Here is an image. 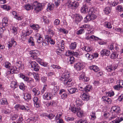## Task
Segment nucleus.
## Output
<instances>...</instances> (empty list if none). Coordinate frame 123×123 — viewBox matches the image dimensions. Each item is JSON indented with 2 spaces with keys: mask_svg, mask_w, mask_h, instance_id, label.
Instances as JSON below:
<instances>
[{
  "mask_svg": "<svg viewBox=\"0 0 123 123\" xmlns=\"http://www.w3.org/2000/svg\"><path fill=\"white\" fill-rule=\"evenodd\" d=\"M63 76L60 79V80L63 81V83L67 87H71L74 84L73 82H72V79H70V74L68 72H65Z\"/></svg>",
  "mask_w": 123,
  "mask_h": 123,
  "instance_id": "1",
  "label": "nucleus"
},
{
  "mask_svg": "<svg viewBox=\"0 0 123 123\" xmlns=\"http://www.w3.org/2000/svg\"><path fill=\"white\" fill-rule=\"evenodd\" d=\"M32 9L36 12H38L41 11L42 9L41 4L37 3V1L34 2L32 5Z\"/></svg>",
  "mask_w": 123,
  "mask_h": 123,
  "instance_id": "2",
  "label": "nucleus"
},
{
  "mask_svg": "<svg viewBox=\"0 0 123 123\" xmlns=\"http://www.w3.org/2000/svg\"><path fill=\"white\" fill-rule=\"evenodd\" d=\"M30 65L33 70L36 71H38L40 69L39 66L37 63L35 62L31 61L29 62Z\"/></svg>",
  "mask_w": 123,
  "mask_h": 123,
  "instance_id": "3",
  "label": "nucleus"
},
{
  "mask_svg": "<svg viewBox=\"0 0 123 123\" xmlns=\"http://www.w3.org/2000/svg\"><path fill=\"white\" fill-rule=\"evenodd\" d=\"M15 109L17 110H19L20 109L23 111H28L29 110V108L28 106H25L24 105H21L19 104H17L15 105Z\"/></svg>",
  "mask_w": 123,
  "mask_h": 123,
  "instance_id": "4",
  "label": "nucleus"
},
{
  "mask_svg": "<svg viewBox=\"0 0 123 123\" xmlns=\"http://www.w3.org/2000/svg\"><path fill=\"white\" fill-rule=\"evenodd\" d=\"M33 101L34 102V105L35 107L37 108L40 106L41 105L40 101L39 100L38 97H34Z\"/></svg>",
  "mask_w": 123,
  "mask_h": 123,
  "instance_id": "5",
  "label": "nucleus"
},
{
  "mask_svg": "<svg viewBox=\"0 0 123 123\" xmlns=\"http://www.w3.org/2000/svg\"><path fill=\"white\" fill-rule=\"evenodd\" d=\"M81 11L82 13H86L88 12V13L92 12L90 11V9L85 5H83L81 7Z\"/></svg>",
  "mask_w": 123,
  "mask_h": 123,
  "instance_id": "6",
  "label": "nucleus"
},
{
  "mask_svg": "<svg viewBox=\"0 0 123 123\" xmlns=\"http://www.w3.org/2000/svg\"><path fill=\"white\" fill-rule=\"evenodd\" d=\"M116 83L117 85H116V90H119L123 89V87L121 85L123 86V80H119L117 81Z\"/></svg>",
  "mask_w": 123,
  "mask_h": 123,
  "instance_id": "7",
  "label": "nucleus"
},
{
  "mask_svg": "<svg viewBox=\"0 0 123 123\" xmlns=\"http://www.w3.org/2000/svg\"><path fill=\"white\" fill-rule=\"evenodd\" d=\"M35 37L37 40V42L38 43H40L43 41V39L42 36L39 33H37L35 35Z\"/></svg>",
  "mask_w": 123,
  "mask_h": 123,
  "instance_id": "8",
  "label": "nucleus"
},
{
  "mask_svg": "<svg viewBox=\"0 0 123 123\" xmlns=\"http://www.w3.org/2000/svg\"><path fill=\"white\" fill-rule=\"evenodd\" d=\"M39 53V51L37 50H32L29 52V54L31 55V57L34 59L36 58Z\"/></svg>",
  "mask_w": 123,
  "mask_h": 123,
  "instance_id": "9",
  "label": "nucleus"
},
{
  "mask_svg": "<svg viewBox=\"0 0 123 123\" xmlns=\"http://www.w3.org/2000/svg\"><path fill=\"white\" fill-rule=\"evenodd\" d=\"M83 64L82 62H78L74 65V68L77 70H80L83 68Z\"/></svg>",
  "mask_w": 123,
  "mask_h": 123,
  "instance_id": "10",
  "label": "nucleus"
},
{
  "mask_svg": "<svg viewBox=\"0 0 123 123\" xmlns=\"http://www.w3.org/2000/svg\"><path fill=\"white\" fill-rule=\"evenodd\" d=\"M43 98L44 99L49 100L52 98V95L49 92L45 93L43 95Z\"/></svg>",
  "mask_w": 123,
  "mask_h": 123,
  "instance_id": "11",
  "label": "nucleus"
},
{
  "mask_svg": "<svg viewBox=\"0 0 123 123\" xmlns=\"http://www.w3.org/2000/svg\"><path fill=\"white\" fill-rule=\"evenodd\" d=\"M77 110V116L79 117H83L84 116L83 111L81 110L80 107H78Z\"/></svg>",
  "mask_w": 123,
  "mask_h": 123,
  "instance_id": "12",
  "label": "nucleus"
},
{
  "mask_svg": "<svg viewBox=\"0 0 123 123\" xmlns=\"http://www.w3.org/2000/svg\"><path fill=\"white\" fill-rule=\"evenodd\" d=\"M100 53L102 56L105 55L108 56L110 54V52L107 49H103L101 51Z\"/></svg>",
  "mask_w": 123,
  "mask_h": 123,
  "instance_id": "13",
  "label": "nucleus"
},
{
  "mask_svg": "<svg viewBox=\"0 0 123 123\" xmlns=\"http://www.w3.org/2000/svg\"><path fill=\"white\" fill-rule=\"evenodd\" d=\"M16 68L15 67H11L9 69V71L7 72V74H13L16 71Z\"/></svg>",
  "mask_w": 123,
  "mask_h": 123,
  "instance_id": "14",
  "label": "nucleus"
},
{
  "mask_svg": "<svg viewBox=\"0 0 123 123\" xmlns=\"http://www.w3.org/2000/svg\"><path fill=\"white\" fill-rule=\"evenodd\" d=\"M18 86V85L17 84V83L16 81H12L10 84V86L13 89L17 88Z\"/></svg>",
  "mask_w": 123,
  "mask_h": 123,
  "instance_id": "15",
  "label": "nucleus"
},
{
  "mask_svg": "<svg viewBox=\"0 0 123 123\" xmlns=\"http://www.w3.org/2000/svg\"><path fill=\"white\" fill-rule=\"evenodd\" d=\"M30 27L32 29L36 31L37 32L38 31V29L40 27L37 25H35L34 24H31L30 25Z\"/></svg>",
  "mask_w": 123,
  "mask_h": 123,
  "instance_id": "16",
  "label": "nucleus"
},
{
  "mask_svg": "<svg viewBox=\"0 0 123 123\" xmlns=\"http://www.w3.org/2000/svg\"><path fill=\"white\" fill-rule=\"evenodd\" d=\"M75 102L76 107H80L81 105L82 104L81 100L79 98L76 99Z\"/></svg>",
  "mask_w": 123,
  "mask_h": 123,
  "instance_id": "17",
  "label": "nucleus"
},
{
  "mask_svg": "<svg viewBox=\"0 0 123 123\" xmlns=\"http://www.w3.org/2000/svg\"><path fill=\"white\" fill-rule=\"evenodd\" d=\"M9 44L8 45V47H12V46L15 47L16 45V42L14 41V39L12 38L11 39V41L9 42Z\"/></svg>",
  "mask_w": 123,
  "mask_h": 123,
  "instance_id": "18",
  "label": "nucleus"
},
{
  "mask_svg": "<svg viewBox=\"0 0 123 123\" xmlns=\"http://www.w3.org/2000/svg\"><path fill=\"white\" fill-rule=\"evenodd\" d=\"M11 111V108L10 107H8L7 108H6L5 110L2 109L1 112L3 113L7 114L10 113Z\"/></svg>",
  "mask_w": 123,
  "mask_h": 123,
  "instance_id": "19",
  "label": "nucleus"
},
{
  "mask_svg": "<svg viewBox=\"0 0 123 123\" xmlns=\"http://www.w3.org/2000/svg\"><path fill=\"white\" fill-rule=\"evenodd\" d=\"M32 91L35 96H37L40 94V92L37 88H34L32 89Z\"/></svg>",
  "mask_w": 123,
  "mask_h": 123,
  "instance_id": "20",
  "label": "nucleus"
},
{
  "mask_svg": "<svg viewBox=\"0 0 123 123\" xmlns=\"http://www.w3.org/2000/svg\"><path fill=\"white\" fill-rule=\"evenodd\" d=\"M81 97L84 100L87 101L89 99V96L86 94L83 93L81 96Z\"/></svg>",
  "mask_w": 123,
  "mask_h": 123,
  "instance_id": "21",
  "label": "nucleus"
},
{
  "mask_svg": "<svg viewBox=\"0 0 123 123\" xmlns=\"http://www.w3.org/2000/svg\"><path fill=\"white\" fill-rule=\"evenodd\" d=\"M119 115V117H117V118L116 120V123H119L120 122L123 120V113L120 115Z\"/></svg>",
  "mask_w": 123,
  "mask_h": 123,
  "instance_id": "22",
  "label": "nucleus"
},
{
  "mask_svg": "<svg viewBox=\"0 0 123 123\" xmlns=\"http://www.w3.org/2000/svg\"><path fill=\"white\" fill-rule=\"evenodd\" d=\"M77 90V89L75 87H72L68 89V91L70 94H72L75 93V92H76Z\"/></svg>",
  "mask_w": 123,
  "mask_h": 123,
  "instance_id": "23",
  "label": "nucleus"
},
{
  "mask_svg": "<svg viewBox=\"0 0 123 123\" xmlns=\"http://www.w3.org/2000/svg\"><path fill=\"white\" fill-rule=\"evenodd\" d=\"M90 68L91 70H93L95 72H97L98 71L99 69V68L96 65H92L90 66Z\"/></svg>",
  "mask_w": 123,
  "mask_h": 123,
  "instance_id": "24",
  "label": "nucleus"
},
{
  "mask_svg": "<svg viewBox=\"0 0 123 123\" xmlns=\"http://www.w3.org/2000/svg\"><path fill=\"white\" fill-rule=\"evenodd\" d=\"M8 19L6 17H4L2 20L3 26H7L8 24Z\"/></svg>",
  "mask_w": 123,
  "mask_h": 123,
  "instance_id": "25",
  "label": "nucleus"
},
{
  "mask_svg": "<svg viewBox=\"0 0 123 123\" xmlns=\"http://www.w3.org/2000/svg\"><path fill=\"white\" fill-rule=\"evenodd\" d=\"M78 108L76 106V107H75V105H73L70 106L69 108V110L72 112L75 113L77 112Z\"/></svg>",
  "mask_w": 123,
  "mask_h": 123,
  "instance_id": "26",
  "label": "nucleus"
},
{
  "mask_svg": "<svg viewBox=\"0 0 123 123\" xmlns=\"http://www.w3.org/2000/svg\"><path fill=\"white\" fill-rule=\"evenodd\" d=\"M28 42L30 45L31 46H34L35 45V43L33 38L31 37L28 40Z\"/></svg>",
  "mask_w": 123,
  "mask_h": 123,
  "instance_id": "27",
  "label": "nucleus"
},
{
  "mask_svg": "<svg viewBox=\"0 0 123 123\" xmlns=\"http://www.w3.org/2000/svg\"><path fill=\"white\" fill-rule=\"evenodd\" d=\"M18 28L17 27L13 26L11 30V31L14 35H16L18 32Z\"/></svg>",
  "mask_w": 123,
  "mask_h": 123,
  "instance_id": "28",
  "label": "nucleus"
},
{
  "mask_svg": "<svg viewBox=\"0 0 123 123\" xmlns=\"http://www.w3.org/2000/svg\"><path fill=\"white\" fill-rule=\"evenodd\" d=\"M76 44L75 42L71 43L69 46L70 49L72 50L75 49L76 47Z\"/></svg>",
  "mask_w": 123,
  "mask_h": 123,
  "instance_id": "29",
  "label": "nucleus"
},
{
  "mask_svg": "<svg viewBox=\"0 0 123 123\" xmlns=\"http://www.w3.org/2000/svg\"><path fill=\"white\" fill-rule=\"evenodd\" d=\"M59 89V87L58 86H54L52 90V93L55 95V93H56L57 92Z\"/></svg>",
  "mask_w": 123,
  "mask_h": 123,
  "instance_id": "30",
  "label": "nucleus"
},
{
  "mask_svg": "<svg viewBox=\"0 0 123 123\" xmlns=\"http://www.w3.org/2000/svg\"><path fill=\"white\" fill-rule=\"evenodd\" d=\"M32 32V30H28L25 33L21 36V37L23 36L25 37L26 36H29V35L31 34Z\"/></svg>",
  "mask_w": 123,
  "mask_h": 123,
  "instance_id": "31",
  "label": "nucleus"
},
{
  "mask_svg": "<svg viewBox=\"0 0 123 123\" xmlns=\"http://www.w3.org/2000/svg\"><path fill=\"white\" fill-rule=\"evenodd\" d=\"M21 63V61H18L16 62L15 64L19 68L23 69L24 68V67Z\"/></svg>",
  "mask_w": 123,
  "mask_h": 123,
  "instance_id": "32",
  "label": "nucleus"
},
{
  "mask_svg": "<svg viewBox=\"0 0 123 123\" xmlns=\"http://www.w3.org/2000/svg\"><path fill=\"white\" fill-rule=\"evenodd\" d=\"M55 119L57 123H64L63 120L61 118H59L57 116L55 117Z\"/></svg>",
  "mask_w": 123,
  "mask_h": 123,
  "instance_id": "33",
  "label": "nucleus"
},
{
  "mask_svg": "<svg viewBox=\"0 0 123 123\" xmlns=\"http://www.w3.org/2000/svg\"><path fill=\"white\" fill-rule=\"evenodd\" d=\"M92 86L90 85H88L86 86L84 88V91L86 92H89L91 89Z\"/></svg>",
  "mask_w": 123,
  "mask_h": 123,
  "instance_id": "34",
  "label": "nucleus"
},
{
  "mask_svg": "<svg viewBox=\"0 0 123 123\" xmlns=\"http://www.w3.org/2000/svg\"><path fill=\"white\" fill-rule=\"evenodd\" d=\"M46 106H53L54 105L55 102L54 100H51L50 102H45Z\"/></svg>",
  "mask_w": 123,
  "mask_h": 123,
  "instance_id": "35",
  "label": "nucleus"
},
{
  "mask_svg": "<svg viewBox=\"0 0 123 123\" xmlns=\"http://www.w3.org/2000/svg\"><path fill=\"white\" fill-rule=\"evenodd\" d=\"M83 50H85V51L87 52H89L92 50L91 48L88 46H84V47L82 48Z\"/></svg>",
  "mask_w": 123,
  "mask_h": 123,
  "instance_id": "36",
  "label": "nucleus"
},
{
  "mask_svg": "<svg viewBox=\"0 0 123 123\" xmlns=\"http://www.w3.org/2000/svg\"><path fill=\"white\" fill-rule=\"evenodd\" d=\"M111 11V9L110 7H107L105 8L104 12L106 14H108L110 13Z\"/></svg>",
  "mask_w": 123,
  "mask_h": 123,
  "instance_id": "37",
  "label": "nucleus"
},
{
  "mask_svg": "<svg viewBox=\"0 0 123 123\" xmlns=\"http://www.w3.org/2000/svg\"><path fill=\"white\" fill-rule=\"evenodd\" d=\"M24 98L28 101L31 99V95L28 94H25L24 96Z\"/></svg>",
  "mask_w": 123,
  "mask_h": 123,
  "instance_id": "38",
  "label": "nucleus"
},
{
  "mask_svg": "<svg viewBox=\"0 0 123 123\" xmlns=\"http://www.w3.org/2000/svg\"><path fill=\"white\" fill-rule=\"evenodd\" d=\"M85 55L86 57L89 60H92L94 58L93 55H90L89 53H87Z\"/></svg>",
  "mask_w": 123,
  "mask_h": 123,
  "instance_id": "39",
  "label": "nucleus"
},
{
  "mask_svg": "<svg viewBox=\"0 0 123 123\" xmlns=\"http://www.w3.org/2000/svg\"><path fill=\"white\" fill-rule=\"evenodd\" d=\"M80 28H88L90 29L91 28V26L89 24H84L82 25L80 27Z\"/></svg>",
  "mask_w": 123,
  "mask_h": 123,
  "instance_id": "40",
  "label": "nucleus"
},
{
  "mask_svg": "<svg viewBox=\"0 0 123 123\" xmlns=\"http://www.w3.org/2000/svg\"><path fill=\"white\" fill-rule=\"evenodd\" d=\"M4 65L7 68L9 69L12 67L11 63L8 62H5Z\"/></svg>",
  "mask_w": 123,
  "mask_h": 123,
  "instance_id": "41",
  "label": "nucleus"
},
{
  "mask_svg": "<svg viewBox=\"0 0 123 123\" xmlns=\"http://www.w3.org/2000/svg\"><path fill=\"white\" fill-rule=\"evenodd\" d=\"M106 69L108 71L111 72L113 70H114L115 68H113L111 66H108L106 67Z\"/></svg>",
  "mask_w": 123,
  "mask_h": 123,
  "instance_id": "42",
  "label": "nucleus"
},
{
  "mask_svg": "<svg viewBox=\"0 0 123 123\" xmlns=\"http://www.w3.org/2000/svg\"><path fill=\"white\" fill-rule=\"evenodd\" d=\"M24 8L25 9L27 10H29L31 9H32V6L29 4H26Z\"/></svg>",
  "mask_w": 123,
  "mask_h": 123,
  "instance_id": "43",
  "label": "nucleus"
},
{
  "mask_svg": "<svg viewBox=\"0 0 123 123\" xmlns=\"http://www.w3.org/2000/svg\"><path fill=\"white\" fill-rule=\"evenodd\" d=\"M121 112V110L120 107L118 106H116V114H120Z\"/></svg>",
  "mask_w": 123,
  "mask_h": 123,
  "instance_id": "44",
  "label": "nucleus"
},
{
  "mask_svg": "<svg viewBox=\"0 0 123 123\" xmlns=\"http://www.w3.org/2000/svg\"><path fill=\"white\" fill-rule=\"evenodd\" d=\"M34 76V78L35 80L37 81H39V74L37 73H34L33 74Z\"/></svg>",
  "mask_w": 123,
  "mask_h": 123,
  "instance_id": "45",
  "label": "nucleus"
},
{
  "mask_svg": "<svg viewBox=\"0 0 123 123\" xmlns=\"http://www.w3.org/2000/svg\"><path fill=\"white\" fill-rule=\"evenodd\" d=\"M90 116L91 117V119L92 120H94L96 118V116L95 112H92Z\"/></svg>",
  "mask_w": 123,
  "mask_h": 123,
  "instance_id": "46",
  "label": "nucleus"
},
{
  "mask_svg": "<svg viewBox=\"0 0 123 123\" xmlns=\"http://www.w3.org/2000/svg\"><path fill=\"white\" fill-rule=\"evenodd\" d=\"M106 95L110 97H111L113 96L114 94V92L112 91H111L109 92H106Z\"/></svg>",
  "mask_w": 123,
  "mask_h": 123,
  "instance_id": "47",
  "label": "nucleus"
},
{
  "mask_svg": "<svg viewBox=\"0 0 123 123\" xmlns=\"http://www.w3.org/2000/svg\"><path fill=\"white\" fill-rule=\"evenodd\" d=\"M63 50H61V49H58L56 51V52L58 55H61L63 52Z\"/></svg>",
  "mask_w": 123,
  "mask_h": 123,
  "instance_id": "48",
  "label": "nucleus"
},
{
  "mask_svg": "<svg viewBox=\"0 0 123 123\" xmlns=\"http://www.w3.org/2000/svg\"><path fill=\"white\" fill-rule=\"evenodd\" d=\"M80 29L77 31L76 33L77 35H79L83 33H84L85 32V31L84 29L82 28H81Z\"/></svg>",
  "mask_w": 123,
  "mask_h": 123,
  "instance_id": "49",
  "label": "nucleus"
},
{
  "mask_svg": "<svg viewBox=\"0 0 123 123\" xmlns=\"http://www.w3.org/2000/svg\"><path fill=\"white\" fill-rule=\"evenodd\" d=\"M75 123H87V122L86 120L81 119L78 120H76Z\"/></svg>",
  "mask_w": 123,
  "mask_h": 123,
  "instance_id": "50",
  "label": "nucleus"
},
{
  "mask_svg": "<svg viewBox=\"0 0 123 123\" xmlns=\"http://www.w3.org/2000/svg\"><path fill=\"white\" fill-rule=\"evenodd\" d=\"M105 27L110 29L112 28V26L110 23L109 22H106L105 23Z\"/></svg>",
  "mask_w": 123,
  "mask_h": 123,
  "instance_id": "51",
  "label": "nucleus"
},
{
  "mask_svg": "<svg viewBox=\"0 0 123 123\" xmlns=\"http://www.w3.org/2000/svg\"><path fill=\"white\" fill-rule=\"evenodd\" d=\"M1 104L3 105L7 104V102L6 99L5 98H2L1 100Z\"/></svg>",
  "mask_w": 123,
  "mask_h": 123,
  "instance_id": "52",
  "label": "nucleus"
},
{
  "mask_svg": "<svg viewBox=\"0 0 123 123\" xmlns=\"http://www.w3.org/2000/svg\"><path fill=\"white\" fill-rule=\"evenodd\" d=\"M74 1H70L68 4V6L69 8H72V7L73 6Z\"/></svg>",
  "mask_w": 123,
  "mask_h": 123,
  "instance_id": "53",
  "label": "nucleus"
},
{
  "mask_svg": "<svg viewBox=\"0 0 123 123\" xmlns=\"http://www.w3.org/2000/svg\"><path fill=\"white\" fill-rule=\"evenodd\" d=\"M73 54V51H66L65 54L67 56H69L71 55H72Z\"/></svg>",
  "mask_w": 123,
  "mask_h": 123,
  "instance_id": "54",
  "label": "nucleus"
},
{
  "mask_svg": "<svg viewBox=\"0 0 123 123\" xmlns=\"http://www.w3.org/2000/svg\"><path fill=\"white\" fill-rule=\"evenodd\" d=\"M54 4H52L51 5H49L48 6V7L47 9L50 10H52L54 8Z\"/></svg>",
  "mask_w": 123,
  "mask_h": 123,
  "instance_id": "55",
  "label": "nucleus"
},
{
  "mask_svg": "<svg viewBox=\"0 0 123 123\" xmlns=\"http://www.w3.org/2000/svg\"><path fill=\"white\" fill-rule=\"evenodd\" d=\"M41 80L43 82L45 83L47 81V78L45 76H42L41 77Z\"/></svg>",
  "mask_w": 123,
  "mask_h": 123,
  "instance_id": "56",
  "label": "nucleus"
},
{
  "mask_svg": "<svg viewBox=\"0 0 123 123\" xmlns=\"http://www.w3.org/2000/svg\"><path fill=\"white\" fill-rule=\"evenodd\" d=\"M54 23L55 25H59L60 24V21L58 19H56L54 21Z\"/></svg>",
  "mask_w": 123,
  "mask_h": 123,
  "instance_id": "57",
  "label": "nucleus"
},
{
  "mask_svg": "<svg viewBox=\"0 0 123 123\" xmlns=\"http://www.w3.org/2000/svg\"><path fill=\"white\" fill-rule=\"evenodd\" d=\"M117 10L119 12L123 11V8L121 6H117Z\"/></svg>",
  "mask_w": 123,
  "mask_h": 123,
  "instance_id": "58",
  "label": "nucleus"
},
{
  "mask_svg": "<svg viewBox=\"0 0 123 123\" xmlns=\"http://www.w3.org/2000/svg\"><path fill=\"white\" fill-rule=\"evenodd\" d=\"M55 116V115L54 114L50 113L48 115V117L49 119H51L53 118Z\"/></svg>",
  "mask_w": 123,
  "mask_h": 123,
  "instance_id": "59",
  "label": "nucleus"
},
{
  "mask_svg": "<svg viewBox=\"0 0 123 123\" xmlns=\"http://www.w3.org/2000/svg\"><path fill=\"white\" fill-rule=\"evenodd\" d=\"M61 98L63 99H65L67 97V94L65 92L62 93L61 94Z\"/></svg>",
  "mask_w": 123,
  "mask_h": 123,
  "instance_id": "60",
  "label": "nucleus"
},
{
  "mask_svg": "<svg viewBox=\"0 0 123 123\" xmlns=\"http://www.w3.org/2000/svg\"><path fill=\"white\" fill-rule=\"evenodd\" d=\"M19 88L23 90L24 89L25 86L24 84L23 83H21L19 85Z\"/></svg>",
  "mask_w": 123,
  "mask_h": 123,
  "instance_id": "61",
  "label": "nucleus"
},
{
  "mask_svg": "<svg viewBox=\"0 0 123 123\" xmlns=\"http://www.w3.org/2000/svg\"><path fill=\"white\" fill-rule=\"evenodd\" d=\"M26 82L27 83L31 84L34 82V79L31 78H29L28 77Z\"/></svg>",
  "mask_w": 123,
  "mask_h": 123,
  "instance_id": "62",
  "label": "nucleus"
},
{
  "mask_svg": "<svg viewBox=\"0 0 123 123\" xmlns=\"http://www.w3.org/2000/svg\"><path fill=\"white\" fill-rule=\"evenodd\" d=\"M18 117V115L15 114L13 115L11 117V119L13 120H14L17 119Z\"/></svg>",
  "mask_w": 123,
  "mask_h": 123,
  "instance_id": "63",
  "label": "nucleus"
},
{
  "mask_svg": "<svg viewBox=\"0 0 123 123\" xmlns=\"http://www.w3.org/2000/svg\"><path fill=\"white\" fill-rule=\"evenodd\" d=\"M69 61L70 62V63L71 64H72L74 61V57L73 56H70L69 57Z\"/></svg>",
  "mask_w": 123,
  "mask_h": 123,
  "instance_id": "64",
  "label": "nucleus"
}]
</instances>
